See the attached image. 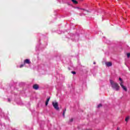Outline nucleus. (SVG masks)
Listing matches in <instances>:
<instances>
[{"label":"nucleus","instance_id":"1","mask_svg":"<svg viewBox=\"0 0 130 130\" xmlns=\"http://www.w3.org/2000/svg\"><path fill=\"white\" fill-rule=\"evenodd\" d=\"M110 83L112 89L115 90V91H119L120 87L119 86V85H118V83L115 82L112 80H110Z\"/></svg>","mask_w":130,"mask_h":130},{"label":"nucleus","instance_id":"2","mask_svg":"<svg viewBox=\"0 0 130 130\" xmlns=\"http://www.w3.org/2000/svg\"><path fill=\"white\" fill-rule=\"evenodd\" d=\"M52 105L56 110L59 111V107H58V103L56 102H53Z\"/></svg>","mask_w":130,"mask_h":130},{"label":"nucleus","instance_id":"3","mask_svg":"<svg viewBox=\"0 0 130 130\" xmlns=\"http://www.w3.org/2000/svg\"><path fill=\"white\" fill-rule=\"evenodd\" d=\"M120 85L121 86V88H122L123 90H124V91H125V92L127 91V88H126V87L123 85V82H120Z\"/></svg>","mask_w":130,"mask_h":130},{"label":"nucleus","instance_id":"4","mask_svg":"<svg viewBox=\"0 0 130 130\" xmlns=\"http://www.w3.org/2000/svg\"><path fill=\"white\" fill-rule=\"evenodd\" d=\"M32 88L35 90H38V89H39V86L38 84H34L32 86Z\"/></svg>","mask_w":130,"mask_h":130},{"label":"nucleus","instance_id":"5","mask_svg":"<svg viewBox=\"0 0 130 130\" xmlns=\"http://www.w3.org/2000/svg\"><path fill=\"white\" fill-rule=\"evenodd\" d=\"M24 63H27V64H30V63H31V61H30V60L29 59H26L24 61Z\"/></svg>","mask_w":130,"mask_h":130},{"label":"nucleus","instance_id":"6","mask_svg":"<svg viewBox=\"0 0 130 130\" xmlns=\"http://www.w3.org/2000/svg\"><path fill=\"white\" fill-rule=\"evenodd\" d=\"M106 65L107 67H111V66H112V63H111V62H106Z\"/></svg>","mask_w":130,"mask_h":130},{"label":"nucleus","instance_id":"7","mask_svg":"<svg viewBox=\"0 0 130 130\" xmlns=\"http://www.w3.org/2000/svg\"><path fill=\"white\" fill-rule=\"evenodd\" d=\"M71 1L72 2V3H73V4H74V5H78L79 4L78 1H77L76 0H71Z\"/></svg>","mask_w":130,"mask_h":130},{"label":"nucleus","instance_id":"8","mask_svg":"<svg viewBox=\"0 0 130 130\" xmlns=\"http://www.w3.org/2000/svg\"><path fill=\"white\" fill-rule=\"evenodd\" d=\"M66 111H67V109H65V110L63 111L62 115H63V117H64V116H65Z\"/></svg>","mask_w":130,"mask_h":130},{"label":"nucleus","instance_id":"9","mask_svg":"<svg viewBox=\"0 0 130 130\" xmlns=\"http://www.w3.org/2000/svg\"><path fill=\"white\" fill-rule=\"evenodd\" d=\"M129 119V117L127 116L125 118V121H126V122H127V121H128V120Z\"/></svg>","mask_w":130,"mask_h":130},{"label":"nucleus","instance_id":"10","mask_svg":"<svg viewBox=\"0 0 130 130\" xmlns=\"http://www.w3.org/2000/svg\"><path fill=\"white\" fill-rule=\"evenodd\" d=\"M100 107H102V104H100L98 106V108H99Z\"/></svg>","mask_w":130,"mask_h":130},{"label":"nucleus","instance_id":"11","mask_svg":"<svg viewBox=\"0 0 130 130\" xmlns=\"http://www.w3.org/2000/svg\"><path fill=\"white\" fill-rule=\"evenodd\" d=\"M70 122H73V121H74V119L71 118L69 120Z\"/></svg>","mask_w":130,"mask_h":130},{"label":"nucleus","instance_id":"12","mask_svg":"<svg viewBox=\"0 0 130 130\" xmlns=\"http://www.w3.org/2000/svg\"><path fill=\"white\" fill-rule=\"evenodd\" d=\"M119 81H120L121 83H122V82H123V81H122V79H121V78H119Z\"/></svg>","mask_w":130,"mask_h":130},{"label":"nucleus","instance_id":"13","mask_svg":"<svg viewBox=\"0 0 130 130\" xmlns=\"http://www.w3.org/2000/svg\"><path fill=\"white\" fill-rule=\"evenodd\" d=\"M129 56H130V53H127V57H128V58H129Z\"/></svg>","mask_w":130,"mask_h":130},{"label":"nucleus","instance_id":"14","mask_svg":"<svg viewBox=\"0 0 130 130\" xmlns=\"http://www.w3.org/2000/svg\"><path fill=\"white\" fill-rule=\"evenodd\" d=\"M49 100H50V96H49L46 100L47 102H49Z\"/></svg>","mask_w":130,"mask_h":130},{"label":"nucleus","instance_id":"15","mask_svg":"<svg viewBox=\"0 0 130 130\" xmlns=\"http://www.w3.org/2000/svg\"><path fill=\"white\" fill-rule=\"evenodd\" d=\"M71 73H72V74H73V75H76V72H75V71H72V72H71Z\"/></svg>","mask_w":130,"mask_h":130},{"label":"nucleus","instance_id":"16","mask_svg":"<svg viewBox=\"0 0 130 130\" xmlns=\"http://www.w3.org/2000/svg\"><path fill=\"white\" fill-rule=\"evenodd\" d=\"M48 102L47 101H46V106H47V105H48Z\"/></svg>","mask_w":130,"mask_h":130},{"label":"nucleus","instance_id":"17","mask_svg":"<svg viewBox=\"0 0 130 130\" xmlns=\"http://www.w3.org/2000/svg\"><path fill=\"white\" fill-rule=\"evenodd\" d=\"M23 67H24V65L23 64H21V65H20V68H23Z\"/></svg>","mask_w":130,"mask_h":130},{"label":"nucleus","instance_id":"18","mask_svg":"<svg viewBox=\"0 0 130 130\" xmlns=\"http://www.w3.org/2000/svg\"><path fill=\"white\" fill-rule=\"evenodd\" d=\"M116 130H120V128H119V127H117Z\"/></svg>","mask_w":130,"mask_h":130},{"label":"nucleus","instance_id":"19","mask_svg":"<svg viewBox=\"0 0 130 130\" xmlns=\"http://www.w3.org/2000/svg\"><path fill=\"white\" fill-rule=\"evenodd\" d=\"M8 100L9 102H11V100H10V99H8Z\"/></svg>","mask_w":130,"mask_h":130},{"label":"nucleus","instance_id":"20","mask_svg":"<svg viewBox=\"0 0 130 130\" xmlns=\"http://www.w3.org/2000/svg\"><path fill=\"white\" fill-rule=\"evenodd\" d=\"M83 11H86V12H89L88 10H85V9H83Z\"/></svg>","mask_w":130,"mask_h":130},{"label":"nucleus","instance_id":"21","mask_svg":"<svg viewBox=\"0 0 130 130\" xmlns=\"http://www.w3.org/2000/svg\"><path fill=\"white\" fill-rule=\"evenodd\" d=\"M93 64H96V62H94Z\"/></svg>","mask_w":130,"mask_h":130},{"label":"nucleus","instance_id":"22","mask_svg":"<svg viewBox=\"0 0 130 130\" xmlns=\"http://www.w3.org/2000/svg\"><path fill=\"white\" fill-rule=\"evenodd\" d=\"M80 2H83V0H80Z\"/></svg>","mask_w":130,"mask_h":130}]
</instances>
